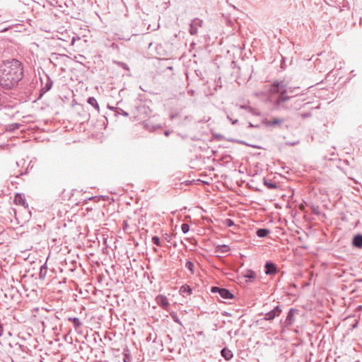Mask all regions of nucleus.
<instances>
[{"label":"nucleus","instance_id":"1","mask_svg":"<svg viewBox=\"0 0 362 362\" xmlns=\"http://www.w3.org/2000/svg\"><path fill=\"white\" fill-rule=\"evenodd\" d=\"M298 88L288 87L283 81H274L269 89V100L272 103L274 110H291L293 105L289 104V101L293 99V96L287 94L292 93L294 90Z\"/></svg>","mask_w":362,"mask_h":362},{"label":"nucleus","instance_id":"2","mask_svg":"<svg viewBox=\"0 0 362 362\" xmlns=\"http://www.w3.org/2000/svg\"><path fill=\"white\" fill-rule=\"evenodd\" d=\"M23 77L22 64L17 59H12L0 66V86L5 90L14 88Z\"/></svg>","mask_w":362,"mask_h":362},{"label":"nucleus","instance_id":"3","mask_svg":"<svg viewBox=\"0 0 362 362\" xmlns=\"http://www.w3.org/2000/svg\"><path fill=\"white\" fill-rule=\"evenodd\" d=\"M210 291L213 293H218L222 298L226 300H230L235 298L234 294L230 290L225 288L211 286Z\"/></svg>","mask_w":362,"mask_h":362},{"label":"nucleus","instance_id":"4","mask_svg":"<svg viewBox=\"0 0 362 362\" xmlns=\"http://www.w3.org/2000/svg\"><path fill=\"white\" fill-rule=\"evenodd\" d=\"M135 109L136 112L134 117L137 118L138 120L145 119L148 117L151 112L148 106L143 104L136 106Z\"/></svg>","mask_w":362,"mask_h":362},{"label":"nucleus","instance_id":"5","mask_svg":"<svg viewBox=\"0 0 362 362\" xmlns=\"http://www.w3.org/2000/svg\"><path fill=\"white\" fill-rule=\"evenodd\" d=\"M41 81V88L40 91V94L37 97V100H40L42 98V97L49 90H51L52 86H53V81L51 79V78L46 74V81L45 82L43 81L42 78H40Z\"/></svg>","mask_w":362,"mask_h":362},{"label":"nucleus","instance_id":"6","mask_svg":"<svg viewBox=\"0 0 362 362\" xmlns=\"http://www.w3.org/2000/svg\"><path fill=\"white\" fill-rule=\"evenodd\" d=\"M264 273L267 275H274L279 271L277 265L272 261H267L264 266Z\"/></svg>","mask_w":362,"mask_h":362},{"label":"nucleus","instance_id":"7","mask_svg":"<svg viewBox=\"0 0 362 362\" xmlns=\"http://www.w3.org/2000/svg\"><path fill=\"white\" fill-rule=\"evenodd\" d=\"M203 24V21L202 19H199L198 18H196L193 19L189 24V32L190 35H197L198 33V28L202 27Z\"/></svg>","mask_w":362,"mask_h":362},{"label":"nucleus","instance_id":"8","mask_svg":"<svg viewBox=\"0 0 362 362\" xmlns=\"http://www.w3.org/2000/svg\"><path fill=\"white\" fill-rule=\"evenodd\" d=\"M298 312V310L295 308H291L288 310L286 317L284 322H283V324L285 327H289L293 324V322L295 321L294 315ZM281 322L282 323V320L281 321Z\"/></svg>","mask_w":362,"mask_h":362},{"label":"nucleus","instance_id":"9","mask_svg":"<svg viewBox=\"0 0 362 362\" xmlns=\"http://www.w3.org/2000/svg\"><path fill=\"white\" fill-rule=\"evenodd\" d=\"M282 312V310L281 309L280 306L276 305L270 310L269 312L267 313L264 315V320L267 321H272L276 317L279 316Z\"/></svg>","mask_w":362,"mask_h":362},{"label":"nucleus","instance_id":"10","mask_svg":"<svg viewBox=\"0 0 362 362\" xmlns=\"http://www.w3.org/2000/svg\"><path fill=\"white\" fill-rule=\"evenodd\" d=\"M351 245L354 247L362 249V234L357 233L354 235L351 240Z\"/></svg>","mask_w":362,"mask_h":362},{"label":"nucleus","instance_id":"11","mask_svg":"<svg viewBox=\"0 0 362 362\" xmlns=\"http://www.w3.org/2000/svg\"><path fill=\"white\" fill-rule=\"evenodd\" d=\"M156 300L158 305L164 309H167L170 305V303L168 302V299L167 298L166 296H165L163 295H158L156 298Z\"/></svg>","mask_w":362,"mask_h":362},{"label":"nucleus","instance_id":"12","mask_svg":"<svg viewBox=\"0 0 362 362\" xmlns=\"http://www.w3.org/2000/svg\"><path fill=\"white\" fill-rule=\"evenodd\" d=\"M13 202L16 204L28 207V204L24 196L20 193H16L14 196Z\"/></svg>","mask_w":362,"mask_h":362},{"label":"nucleus","instance_id":"13","mask_svg":"<svg viewBox=\"0 0 362 362\" xmlns=\"http://www.w3.org/2000/svg\"><path fill=\"white\" fill-rule=\"evenodd\" d=\"M283 122H284L283 119H280V118H277V117L274 118L272 120L264 119L262 121V122L267 127L279 125V124H282Z\"/></svg>","mask_w":362,"mask_h":362},{"label":"nucleus","instance_id":"14","mask_svg":"<svg viewBox=\"0 0 362 362\" xmlns=\"http://www.w3.org/2000/svg\"><path fill=\"white\" fill-rule=\"evenodd\" d=\"M221 355L226 361H230L233 357V352L227 347L221 349Z\"/></svg>","mask_w":362,"mask_h":362},{"label":"nucleus","instance_id":"15","mask_svg":"<svg viewBox=\"0 0 362 362\" xmlns=\"http://www.w3.org/2000/svg\"><path fill=\"white\" fill-rule=\"evenodd\" d=\"M243 276L247 279V282H252L256 278V273L252 269H247Z\"/></svg>","mask_w":362,"mask_h":362},{"label":"nucleus","instance_id":"16","mask_svg":"<svg viewBox=\"0 0 362 362\" xmlns=\"http://www.w3.org/2000/svg\"><path fill=\"white\" fill-rule=\"evenodd\" d=\"M68 320L69 322H71L76 332H79V329L81 328L82 323L79 318L74 317H69Z\"/></svg>","mask_w":362,"mask_h":362},{"label":"nucleus","instance_id":"17","mask_svg":"<svg viewBox=\"0 0 362 362\" xmlns=\"http://www.w3.org/2000/svg\"><path fill=\"white\" fill-rule=\"evenodd\" d=\"M263 184L266 186L269 189H276L278 188V185L275 182H273L271 180H268L267 178L263 179Z\"/></svg>","mask_w":362,"mask_h":362},{"label":"nucleus","instance_id":"18","mask_svg":"<svg viewBox=\"0 0 362 362\" xmlns=\"http://www.w3.org/2000/svg\"><path fill=\"white\" fill-rule=\"evenodd\" d=\"M180 293L182 296L185 294L189 296L192 293V288L189 285L185 284L180 288Z\"/></svg>","mask_w":362,"mask_h":362},{"label":"nucleus","instance_id":"19","mask_svg":"<svg viewBox=\"0 0 362 362\" xmlns=\"http://www.w3.org/2000/svg\"><path fill=\"white\" fill-rule=\"evenodd\" d=\"M230 250V247L227 245H218L215 247V252L217 253H226Z\"/></svg>","mask_w":362,"mask_h":362},{"label":"nucleus","instance_id":"20","mask_svg":"<svg viewBox=\"0 0 362 362\" xmlns=\"http://www.w3.org/2000/svg\"><path fill=\"white\" fill-rule=\"evenodd\" d=\"M270 233V230L265 228H258L256 231V235L259 238H265Z\"/></svg>","mask_w":362,"mask_h":362},{"label":"nucleus","instance_id":"21","mask_svg":"<svg viewBox=\"0 0 362 362\" xmlns=\"http://www.w3.org/2000/svg\"><path fill=\"white\" fill-rule=\"evenodd\" d=\"M87 103L89 105H90L91 106H93L98 111V112H100L99 104H98L97 100L94 97L91 96V97L88 98Z\"/></svg>","mask_w":362,"mask_h":362},{"label":"nucleus","instance_id":"22","mask_svg":"<svg viewBox=\"0 0 362 362\" xmlns=\"http://www.w3.org/2000/svg\"><path fill=\"white\" fill-rule=\"evenodd\" d=\"M47 267L46 264H44L40 267V272H39V278L41 279H44L47 275Z\"/></svg>","mask_w":362,"mask_h":362},{"label":"nucleus","instance_id":"23","mask_svg":"<svg viewBox=\"0 0 362 362\" xmlns=\"http://www.w3.org/2000/svg\"><path fill=\"white\" fill-rule=\"evenodd\" d=\"M107 107L110 110H115L116 115H122L124 117L129 116V113L123 110L122 109H121L119 107H110V105H108Z\"/></svg>","mask_w":362,"mask_h":362},{"label":"nucleus","instance_id":"24","mask_svg":"<svg viewBox=\"0 0 362 362\" xmlns=\"http://www.w3.org/2000/svg\"><path fill=\"white\" fill-rule=\"evenodd\" d=\"M232 141H234V142H236L238 144H240L245 145V146H251V147L255 148H257V149L261 148V146H259L249 144H247V142H245V141H243V140L233 139Z\"/></svg>","mask_w":362,"mask_h":362},{"label":"nucleus","instance_id":"25","mask_svg":"<svg viewBox=\"0 0 362 362\" xmlns=\"http://www.w3.org/2000/svg\"><path fill=\"white\" fill-rule=\"evenodd\" d=\"M170 315L171 318L173 319V320L175 322L177 323L178 325H180L181 326H182V324L180 320L179 319V317H178V316H177V313L175 312L170 313Z\"/></svg>","mask_w":362,"mask_h":362},{"label":"nucleus","instance_id":"26","mask_svg":"<svg viewBox=\"0 0 362 362\" xmlns=\"http://www.w3.org/2000/svg\"><path fill=\"white\" fill-rule=\"evenodd\" d=\"M248 112H250L251 115L255 116H259L261 115V112L253 108L252 107L249 106L248 109L247 110Z\"/></svg>","mask_w":362,"mask_h":362},{"label":"nucleus","instance_id":"27","mask_svg":"<svg viewBox=\"0 0 362 362\" xmlns=\"http://www.w3.org/2000/svg\"><path fill=\"white\" fill-rule=\"evenodd\" d=\"M248 112H250L251 115L255 116H259L261 115V112L253 108L252 107L249 106L248 109L247 110Z\"/></svg>","mask_w":362,"mask_h":362},{"label":"nucleus","instance_id":"28","mask_svg":"<svg viewBox=\"0 0 362 362\" xmlns=\"http://www.w3.org/2000/svg\"><path fill=\"white\" fill-rule=\"evenodd\" d=\"M194 263L190 261L187 260L185 264V267L191 272L192 274H194Z\"/></svg>","mask_w":362,"mask_h":362},{"label":"nucleus","instance_id":"29","mask_svg":"<svg viewBox=\"0 0 362 362\" xmlns=\"http://www.w3.org/2000/svg\"><path fill=\"white\" fill-rule=\"evenodd\" d=\"M151 241L156 246H158V247L161 246L160 240L158 236H156V235L153 236L151 238Z\"/></svg>","mask_w":362,"mask_h":362},{"label":"nucleus","instance_id":"30","mask_svg":"<svg viewBox=\"0 0 362 362\" xmlns=\"http://www.w3.org/2000/svg\"><path fill=\"white\" fill-rule=\"evenodd\" d=\"M181 230L183 233H187L189 230V226L184 223L181 225Z\"/></svg>","mask_w":362,"mask_h":362},{"label":"nucleus","instance_id":"31","mask_svg":"<svg viewBox=\"0 0 362 362\" xmlns=\"http://www.w3.org/2000/svg\"><path fill=\"white\" fill-rule=\"evenodd\" d=\"M21 124L18 123H14L9 125L8 130L9 131H14L16 129H19Z\"/></svg>","mask_w":362,"mask_h":362},{"label":"nucleus","instance_id":"32","mask_svg":"<svg viewBox=\"0 0 362 362\" xmlns=\"http://www.w3.org/2000/svg\"><path fill=\"white\" fill-rule=\"evenodd\" d=\"M225 224L228 226V227H232L235 225L234 223V221L230 219V218H227L225 220Z\"/></svg>","mask_w":362,"mask_h":362},{"label":"nucleus","instance_id":"33","mask_svg":"<svg viewBox=\"0 0 362 362\" xmlns=\"http://www.w3.org/2000/svg\"><path fill=\"white\" fill-rule=\"evenodd\" d=\"M117 64L121 66L122 69H125V70H127L129 71V66L124 63V62H117Z\"/></svg>","mask_w":362,"mask_h":362},{"label":"nucleus","instance_id":"34","mask_svg":"<svg viewBox=\"0 0 362 362\" xmlns=\"http://www.w3.org/2000/svg\"><path fill=\"white\" fill-rule=\"evenodd\" d=\"M227 119L228 120H230L233 124H235L238 123V119H233L229 115H227Z\"/></svg>","mask_w":362,"mask_h":362},{"label":"nucleus","instance_id":"35","mask_svg":"<svg viewBox=\"0 0 362 362\" xmlns=\"http://www.w3.org/2000/svg\"><path fill=\"white\" fill-rule=\"evenodd\" d=\"M259 127H260L259 124H253L251 122L248 123V128H259Z\"/></svg>","mask_w":362,"mask_h":362},{"label":"nucleus","instance_id":"36","mask_svg":"<svg viewBox=\"0 0 362 362\" xmlns=\"http://www.w3.org/2000/svg\"><path fill=\"white\" fill-rule=\"evenodd\" d=\"M124 362H130L131 361V357L129 354H124Z\"/></svg>","mask_w":362,"mask_h":362},{"label":"nucleus","instance_id":"37","mask_svg":"<svg viewBox=\"0 0 362 362\" xmlns=\"http://www.w3.org/2000/svg\"><path fill=\"white\" fill-rule=\"evenodd\" d=\"M311 116V113L310 112H305V113H303L301 115V117L303 118H308V117H310Z\"/></svg>","mask_w":362,"mask_h":362},{"label":"nucleus","instance_id":"38","mask_svg":"<svg viewBox=\"0 0 362 362\" xmlns=\"http://www.w3.org/2000/svg\"><path fill=\"white\" fill-rule=\"evenodd\" d=\"M281 68L283 69H284L286 68L285 58L284 57H282L281 63Z\"/></svg>","mask_w":362,"mask_h":362},{"label":"nucleus","instance_id":"39","mask_svg":"<svg viewBox=\"0 0 362 362\" xmlns=\"http://www.w3.org/2000/svg\"><path fill=\"white\" fill-rule=\"evenodd\" d=\"M248 107H249V105H240L239 106V107H240V109L246 110L248 109Z\"/></svg>","mask_w":362,"mask_h":362},{"label":"nucleus","instance_id":"40","mask_svg":"<svg viewBox=\"0 0 362 362\" xmlns=\"http://www.w3.org/2000/svg\"><path fill=\"white\" fill-rule=\"evenodd\" d=\"M128 227H129V225L127 224V223L126 221H124L123 222V230H127Z\"/></svg>","mask_w":362,"mask_h":362},{"label":"nucleus","instance_id":"41","mask_svg":"<svg viewBox=\"0 0 362 362\" xmlns=\"http://www.w3.org/2000/svg\"><path fill=\"white\" fill-rule=\"evenodd\" d=\"M164 238H165V239L168 242H170V235H169L168 233H165V234H164Z\"/></svg>","mask_w":362,"mask_h":362},{"label":"nucleus","instance_id":"42","mask_svg":"<svg viewBox=\"0 0 362 362\" xmlns=\"http://www.w3.org/2000/svg\"><path fill=\"white\" fill-rule=\"evenodd\" d=\"M171 132L170 130H165L164 132V135L168 136L170 134Z\"/></svg>","mask_w":362,"mask_h":362},{"label":"nucleus","instance_id":"43","mask_svg":"<svg viewBox=\"0 0 362 362\" xmlns=\"http://www.w3.org/2000/svg\"><path fill=\"white\" fill-rule=\"evenodd\" d=\"M27 173H28V171H27V170H26L25 172H24V173L21 172V173L19 174V175H17L16 177V178H18L20 175H24V174H26Z\"/></svg>","mask_w":362,"mask_h":362},{"label":"nucleus","instance_id":"44","mask_svg":"<svg viewBox=\"0 0 362 362\" xmlns=\"http://www.w3.org/2000/svg\"><path fill=\"white\" fill-rule=\"evenodd\" d=\"M357 310H362V305H359V306L357 308Z\"/></svg>","mask_w":362,"mask_h":362},{"label":"nucleus","instance_id":"45","mask_svg":"<svg viewBox=\"0 0 362 362\" xmlns=\"http://www.w3.org/2000/svg\"><path fill=\"white\" fill-rule=\"evenodd\" d=\"M356 281L358 282H362V279H357Z\"/></svg>","mask_w":362,"mask_h":362},{"label":"nucleus","instance_id":"46","mask_svg":"<svg viewBox=\"0 0 362 362\" xmlns=\"http://www.w3.org/2000/svg\"><path fill=\"white\" fill-rule=\"evenodd\" d=\"M95 197H92L89 198V199H95Z\"/></svg>","mask_w":362,"mask_h":362},{"label":"nucleus","instance_id":"47","mask_svg":"<svg viewBox=\"0 0 362 362\" xmlns=\"http://www.w3.org/2000/svg\"><path fill=\"white\" fill-rule=\"evenodd\" d=\"M232 64L235 65V62L233 61V62H232Z\"/></svg>","mask_w":362,"mask_h":362}]
</instances>
